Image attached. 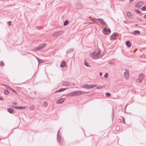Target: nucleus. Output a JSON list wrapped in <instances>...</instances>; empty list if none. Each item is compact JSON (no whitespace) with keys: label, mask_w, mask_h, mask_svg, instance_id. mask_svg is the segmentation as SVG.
Returning a JSON list of instances; mask_svg holds the SVG:
<instances>
[{"label":"nucleus","mask_w":146,"mask_h":146,"mask_svg":"<svg viewBox=\"0 0 146 146\" xmlns=\"http://www.w3.org/2000/svg\"><path fill=\"white\" fill-rule=\"evenodd\" d=\"M97 89H100L102 88V87L101 86H98L97 87Z\"/></svg>","instance_id":"obj_41"},{"label":"nucleus","mask_w":146,"mask_h":146,"mask_svg":"<svg viewBox=\"0 0 146 146\" xmlns=\"http://www.w3.org/2000/svg\"><path fill=\"white\" fill-rule=\"evenodd\" d=\"M127 16L129 18H131L132 16V15L131 13L129 12H128L127 13Z\"/></svg>","instance_id":"obj_21"},{"label":"nucleus","mask_w":146,"mask_h":146,"mask_svg":"<svg viewBox=\"0 0 146 146\" xmlns=\"http://www.w3.org/2000/svg\"><path fill=\"white\" fill-rule=\"evenodd\" d=\"M4 93L5 95H7L9 94V92L7 90H5L4 92Z\"/></svg>","instance_id":"obj_32"},{"label":"nucleus","mask_w":146,"mask_h":146,"mask_svg":"<svg viewBox=\"0 0 146 146\" xmlns=\"http://www.w3.org/2000/svg\"><path fill=\"white\" fill-rule=\"evenodd\" d=\"M46 46V44L45 43L41 44L37 46H36L32 50V51L35 52L36 51L39 50L41 49L44 48Z\"/></svg>","instance_id":"obj_1"},{"label":"nucleus","mask_w":146,"mask_h":146,"mask_svg":"<svg viewBox=\"0 0 146 146\" xmlns=\"http://www.w3.org/2000/svg\"><path fill=\"white\" fill-rule=\"evenodd\" d=\"M145 76V75L143 74H139V78L138 80L139 81L138 82H141L143 80L144 77Z\"/></svg>","instance_id":"obj_9"},{"label":"nucleus","mask_w":146,"mask_h":146,"mask_svg":"<svg viewBox=\"0 0 146 146\" xmlns=\"http://www.w3.org/2000/svg\"><path fill=\"white\" fill-rule=\"evenodd\" d=\"M137 19L138 20H139L140 21H142V20L141 19L139 18H137Z\"/></svg>","instance_id":"obj_47"},{"label":"nucleus","mask_w":146,"mask_h":146,"mask_svg":"<svg viewBox=\"0 0 146 146\" xmlns=\"http://www.w3.org/2000/svg\"><path fill=\"white\" fill-rule=\"evenodd\" d=\"M3 100V98L2 97L0 96V100Z\"/></svg>","instance_id":"obj_45"},{"label":"nucleus","mask_w":146,"mask_h":146,"mask_svg":"<svg viewBox=\"0 0 146 146\" xmlns=\"http://www.w3.org/2000/svg\"><path fill=\"white\" fill-rule=\"evenodd\" d=\"M133 33H134L133 34L134 35H135L136 34H140V32L138 30H135V31Z\"/></svg>","instance_id":"obj_23"},{"label":"nucleus","mask_w":146,"mask_h":146,"mask_svg":"<svg viewBox=\"0 0 146 146\" xmlns=\"http://www.w3.org/2000/svg\"><path fill=\"white\" fill-rule=\"evenodd\" d=\"M35 108V106L33 105L30 107V110H33Z\"/></svg>","instance_id":"obj_34"},{"label":"nucleus","mask_w":146,"mask_h":146,"mask_svg":"<svg viewBox=\"0 0 146 146\" xmlns=\"http://www.w3.org/2000/svg\"><path fill=\"white\" fill-rule=\"evenodd\" d=\"M36 58L37 59L38 61V60H40V59H39L37 57H36Z\"/></svg>","instance_id":"obj_49"},{"label":"nucleus","mask_w":146,"mask_h":146,"mask_svg":"<svg viewBox=\"0 0 146 146\" xmlns=\"http://www.w3.org/2000/svg\"><path fill=\"white\" fill-rule=\"evenodd\" d=\"M66 64L65 62L64 61H63L62 62L61 64H60V67L61 68H63L64 67L66 66Z\"/></svg>","instance_id":"obj_15"},{"label":"nucleus","mask_w":146,"mask_h":146,"mask_svg":"<svg viewBox=\"0 0 146 146\" xmlns=\"http://www.w3.org/2000/svg\"><path fill=\"white\" fill-rule=\"evenodd\" d=\"M100 51L99 50L96 53L95 52H93L91 54V55L93 56V58L99 56L100 54Z\"/></svg>","instance_id":"obj_7"},{"label":"nucleus","mask_w":146,"mask_h":146,"mask_svg":"<svg viewBox=\"0 0 146 146\" xmlns=\"http://www.w3.org/2000/svg\"><path fill=\"white\" fill-rule=\"evenodd\" d=\"M84 65L88 67H90V66L89 65L87 62L85 60H84Z\"/></svg>","instance_id":"obj_26"},{"label":"nucleus","mask_w":146,"mask_h":146,"mask_svg":"<svg viewBox=\"0 0 146 146\" xmlns=\"http://www.w3.org/2000/svg\"><path fill=\"white\" fill-rule=\"evenodd\" d=\"M68 96H75V91L69 93L68 94Z\"/></svg>","instance_id":"obj_22"},{"label":"nucleus","mask_w":146,"mask_h":146,"mask_svg":"<svg viewBox=\"0 0 146 146\" xmlns=\"http://www.w3.org/2000/svg\"><path fill=\"white\" fill-rule=\"evenodd\" d=\"M124 75L125 77H127L129 75V73L128 70L125 69V71L124 73Z\"/></svg>","instance_id":"obj_16"},{"label":"nucleus","mask_w":146,"mask_h":146,"mask_svg":"<svg viewBox=\"0 0 146 146\" xmlns=\"http://www.w3.org/2000/svg\"><path fill=\"white\" fill-rule=\"evenodd\" d=\"M21 84V83H20V84H16L18 85H20Z\"/></svg>","instance_id":"obj_54"},{"label":"nucleus","mask_w":146,"mask_h":146,"mask_svg":"<svg viewBox=\"0 0 146 146\" xmlns=\"http://www.w3.org/2000/svg\"><path fill=\"white\" fill-rule=\"evenodd\" d=\"M4 64L3 61H1L0 62V65L1 66H4Z\"/></svg>","instance_id":"obj_36"},{"label":"nucleus","mask_w":146,"mask_h":146,"mask_svg":"<svg viewBox=\"0 0 146 146\" xmlns=\"http://www.w3.org/2000/svg\"><path fill=\"white\" fill-rule=\"evenodd\" d=\"M12 107L14 108L17 109H24L26 108L25 106H12Z\"/></svg>","instance_id":"obj_11"},{"label":"nucleus","mask_w":146,"mask_h":146,"mask_svg":"<svg viewBox=\"0 0 146 146\" xmlns=\"http://www.w3.org/2000/svg\"><path fill=\"white\" fill-rule=\"evenodd\" d=\"M74 49L73 48H70L68 50H67L66 51V54H68L72 52H73Z\"/></svg>","instance_id":"obj_12"},{"label":"nucleus","mask_w":146,"mask_h":146,"mask_svg":"<svg viewBox=\"0 0 146 146\" xmlns=\"http://www.w3.org/2000/svg\"><path fill=\"white\" fill-rule=\"evenodd\" d=\"M64 101V98H61L60 99L58 100L56 102V103L57 104H60L63 103Z\"/></svg>","instance_id":"obj_14"},{"label":"nucleus","mask_w":146,"mask_h":146,"mask_svg":"<svg viewBox=\"0 0 146 146\" xmlns=\"http://www.w3.org/2000/svg\"><path fill=\"white\" fill-rule=\"evenodd\" d=\"M7 111L10 113H12L13 112V110L12 108H8L7 109Z\"/></svg>","instance_id":"obj_19"},{"label":"nucleus","mask_w":146,"mask_h":146,"mask_svg":"<svg viewBox=\"0 0 146 146\" xmlns=\"http://www.w3.org/2000/svg\"><path fill=\"white\" fill-rule=\"evenodd\" d=\"M82 88L86 89H89V85L86 84H85L82 86Z\"/></svg>","instance_id":"obj_17"},{"label":"nucleus","mask_w":146,"mask_h":146,"mask_svg":"<svg viewBox=\"0 0 146 146\" xmlns=\"http://www.w3.org/2000/svg\"><path fill=\"white\" fill-rule=\"evenodd\" d=\"M63 33V31H62L61 30L54 33L53 34V36L55 37H57L59 36L62 35Z\"/></svg>","instance_id":"obj_5"},{"label":"nucleus","mask_w":146,"mask_h":146,"mask_svg":"<svg viewBox=\"0 0 146 146\" xmlns=\"http://www.w3.org/2000/svg\"><path fill=\"white\" fill-rule=\"evenodd\" d=\"M67 89V88H61L60 89L58 90H57L56 91L55 93H58L59 92H63V91H64V90H66Z\"/></svg>","instance_id":"obj_13"},{"label":"nucleus","mask_w":146,"mask_h":146,"mask_svg":"<svg viewBox=\"0 0 146 146\" xmlns=\"http://www.w3.org/2000/svg\"><path fill=\"white\" fill-rule=\"evenodd\" d=\"M102 32L103 33L106 35H109V33L111 32V30L110 29H107L106 27H104L102 30Z\"/></svg>","instance_id":"obj_3"},{"label":"nucleus","mask_w":146,"mask_h":146,"mask_svg":"<svg viewBox=\"0 0 146 146\" xmlns=\"http://www.w3.org/2000/svg\"><path fill=\"white\" fill-rule=\"evenodd\" d=\"M97 86L96 84L89 85V89L94 88Z\"/></svg>","instance_id":"obj_24"},{"label":"nucleus","mask_w":146,"mask_h":146,"mask_svg":"<svg viewBox=\"0 0 146 146\" xmlns=\"http://www.w3.org/2000/svg\"><path fill=\"white\" fill-rule=\"evenodd\" d=\"M114 115V111L113 108L112 109V117L113 118Z\"/></svg>","instance_id":"obj_35"},{"label":"nucleus","mask_w":146,"mask_h":146,"mask_svg":"<svg viewBox=\"0 0 146 146\" xmlns=\"http://www.w3.org/2000/svg\"><path fill=\"white\" fill-rule=\"evenodd\" d=\"M90 23V24H92V22H88V23Z\"/></svg>","instance_id":"obj_50"},{"label":"nucleus","mask_w":146,"mask_h":146,"mask_svg":"<svg viewBox=\"0 0 146 146\" xmlns=\"http://www.w3.org/2000/svg\"><path fill=\"white\" fill-rule=\"evenodd\" d=\"M98 21H99L101 24L102 26H107V25L106 23L104 20L101 18H98Z\"/></svg>","instance_id":"obj_8"},{"label":"nucleus","mask_w":146,"mask_h":146,"mask_svg":"<svg viewBox=\"0 0 146 146\" xmlns=\"http://www.w3.org/2000/svg\"><path fill=\"white\" fill-rule=\"evenodd\" d=\"M69 23L68 21V20H66L65 21L64 23V26H66Z\"/></svg>","instance_id":"obj_25"},{"label":"nucleus","mask_w":146,"mask_h":146,"mask_svg":"<svg viewBox=\"0 0 146 146\" xmlns=\"http://www.w3.org/2000/svg\"><path fill=\"white\" fill-rule=\"evenodd\" d=\"M10 90L11 91L13 92L15 94H16L17 93V92L14 89H13V88H10Z\"/></svg>","instance_id":"obj_28"},{"label":"nucleus","mask_w":146,"mask_h":146,"mask_svg":"<svg viewBox=\"0 0 146 146\" xmlns=\"http://www.w3.org/2000/svg\"><path fill=\"white\" fill-rule=\"evenodd\" d=\"M117 35V34L116 33H113L111 36V37L113 40H115L116 38V36Z\"/></svg>","instance_id":"obj_20"},{"label":"nucleus","mask_w":146,"mask_h":146,"mask_svg":"<svg viewBox=\"0 0 146 146\" xmlns=\"http://www.w3.org/2000/svg\"><path fill=\"white\" fill-rule=\"evenodd\" d=\"M123 118V123H125V119H124V118L123 117H122Z\"/></svg>","instance_id":"obj_43"},{"label":"nucleus","mask_w":146,"mask_h":146,"mask_svg":"<svg viewBox=\"0 0 146 146\" xmlns=\"http://www.w3.org/2000/svg\"><path fill=\"white\" fill-rule=\"evenodd\" d=\"M102 72H100L99 73V75L100 76H101L102 75Z\"/></svg>","instance_id":"obj_48"},{"label":"nucleus","mask_w":146,"mask_h":146,"mask_svg":"<svg viewBox=\"0 0 146 146\" xmlns=\"http://www.w3.org/2000/svg\"><path fill=\"white\" fill-rule=\"evenodd\" d=\"M83 7V5L82 3L78 2L75 5V8L76 9H82Z\"/></svg>","instance_id":"obj_4"},{"label":"nucleus","mask_w":146,"mask_h":146,"mask_svg":"<svg viewBox=\"0 0 146 146\" xmlns=\"http://www.w3.org/2000/svg\"><path fill=\"white\" fill-rule=\"evenodd\" d=\"M126 45L128 47H130L131 46V43L130 41H127L126 42Z\"/></svg>","instance_id":"obj_18"},{"label":"nucleus","mask_w":146,"mask_h":146,"mask_svg":"<svg viewBox=\"0 0 146 146\" xmlns=\"http://www.w3.org/2000/svg\"><path fill=\"white\" fill-rule=\"evenodd\" d=\"M123 22L124 23H126V24H127V21L126 20H124L123 21Z\"/></svg>","instance_id":"obj_44"},{"label":"nucleus","mask_w":146,"mask_h":146,"mask_svg":"<svg viewBox=\"0 0 146 146\" xmlns=\"http://www.w3.org/2000/svg\"><path fill=\"white\" fill-rule=\"evenodd\" d=\"M12 103L13 104L15 105H17V103L16 102H12Z\"/></svg>","instance_id":"obj_46"},{"label":"nucleus","mask_w":146,"mask_h":146,"mask_svg":"<svg viewBox=\"0 0 146 146\" xmlns=\"http://www.w3.org/2000/svg\"><path fill=\"white\" fill-rule=\"evenodd\" d=\"M98 21V19L94 18L92 20L95 23H97Z\"/></svg>","instance_id":"obj_29"},{"label":"nucleus","mask_w":146,"mask_h":146,"mask_svg":"<svg viewBox=\"0 0 146 146\" xmlns=\"http://www.w3.org/2000/svg\"><path fill=\"white\" fill-rule=\"evenodd\" d=\"M4 86L6 88H9L10 89V88H11L10 87H9V86L6 85V84H4Z\"/></svg>","instance_id":"obj_38"},{"label":"nucleus","mask_w":146,"mask_h":146,"mask_svg":"<svg viewBox=\"0 0 146 146\" xmlns=\"http://www.w3.org/2000/svg\"><path fill=\"white\" fill-rule=\"evenodd\" d=\"M75 96L81 95L83 94H86V93L84 91H75Z\"/></svg>","instance_id":"obj_6"},{"label":"nucleus","mask_w":146,"mask_h":146,"mask_svg":"<svg viewBox=\"0 0 146 146\" xmlns=\"http://www.w3.org/2000/svg\"><path fill=\"white\" fill-rule=\"evenodd\" d=\"M57 139L58 142L59 143H60L63 140V138L60 135V129H59L58 131Z\"/></svg>","instance_id":"obj_2"},{"label":"nucleus","mask_w":146,"mask_h":146,"mask_svg":"<svg viewBox=\"0 0 146 146\" xmlns=\"http://www.w3.org/2000/svg\"><path fill=\"white\" fill-rule=\"evenodd\" d=\"M43 104L45 107H46L48 106V104L46 102H44Z\"/></svg>","instance_id":"obj_37"},{"label":"nucleus","mask_w":146,"mask_h":146,"mask_svg":"<svg viewBox=\"0 0 146 146\" xmlns=\"http://www.w3.org/2000/svg\"><path fill=\"white\" fill-rule=\"evenodd\" d=\"M142 11H146V6H143L141 9Z\"/></svg>","instance_id":"obj_27"},{"label":"nucleus","mask_w":146,"mask_h":146,"mask_svg":"<svg viewBox=\"0 0 146 146\" xmlns=\"http://www.w3.org/2000/svg\"><path fill=\"white\" fill-rule=\"evenodd\" d=\"M43 60H42V59H40V60H38V62L39 63H42L43 62Z\"/></svg>","instance_id":"obj_40"},{"label":"nucleus","mask_w":146,"mask_h":146,"mask_svg":"<svg viewBox=\"0 0 146 146\" xmlns=\"http://www.w3.org/2000/svg\"><path fill=\"white\" fill-rule=\"evenodd\" d=\"M136 13L138 14H140L141 13V12L139 10H135L134 11Z\"/></svg>","instance_id":"obj_31"},{"label":"nucleus","mask_w":146,"mask_h":146,"mask_svg":"<svg viewBox=\"0 0 146 146\" xmlns=\"http://www.w3.org/2000/svg\"><path fill=\"white\" fill-rule=\"evenodd\" d=\"M108 97H110L111 96L109 92H107L105 94Z\"/></svg>","instance_id":"obj_33"},{"label":"nucleus","mask_w":146,"mask_h":146,"mask_svg":"<svg viewBox=\"0 0 146 146\" xmlns=\"http://www.w3.org/2000/svg\"><path fill=\"white\" fill-rule=\"evenodd\" d=\"M127 105H126L125 106V109L127 107Z\"/></svg>","instance_id":"obj_53"},{"label":"nucleus","mask_w":146,"mask_h":146,"mask_svg":"<svg viewBox=\"0 0 146 146\" xmlns=\"http://www.w3.org/2000/svg\"><path fill=\"white\" fill-rule=\"evenodd\" d=\"M63 84L64 86H66L68 85V83L67 82H65L63 83Z\"/></svg>","instance_id":"obj_30"},{"label":"nucleus","mask_w":146,"mask_h":146,"mask_svg":"<svg viewBox=\"0 0 146 146\" xmlns=\"http://www.w3.org/2000/svg\"><path fill=\"white\" fill-rule=\"evenodd\" d=\"M143 4V2L142 1H139L136 4L135 7L137 8H140Z\"/></svg>","instance_id":"obj_10"},{"label":"nucleus","mask_w":146,"mask_h":146,"mask_svg":"<svg viewBox=\"0 0 146 146\" xmlns=\"http://www.w3.org/2000/svg\"><path fill=\"white\" fill-rule=\"evenodd\" d=\"M133 1L134 0H129V1L131 2Z\"/></svg>","instance_id":"obj_52"},{"label":"nucleus","mask_w":146,"mask_h":146,"mask_svg":"<svg viewBox=\"0 0 146 146\" xmlns=\"http://www.w3.org/2000/svg\"><path fill=\"white\" fill-rule=\"evenodd\" d=\"M108 76V73H106L104 75V77L105 78H107Z\"/></svg>","instance_id":"obj_39"},{"label":"nucleus","mask_w":146,"mask_h":146,"mask_svg":"<svg viewBox=\"0 0 146 146\" xmlns=\"http://www.w3.org/2000/svg\"><path fill=\"white\" fill-rule=\"evenodd\" d=\"M7 25L9 26H10L11 25V22L10 21H8L7 23Z\"/></svg>","instance_id":"obj_42"},{"label":"nucleus","mask_w":146,"mask_h":146,"mask_svg":"<svg viewBox=\"0 0 146 146\" xmlns=\"http://www.w3.org/2000/svg\"><path fill=\"white\" fill-rule=\"evenodd\" d=\"M144 17L145 18V19H146V15H145L144 16Z\"/></svg>","instance_id":"obj_51"}]
</instances>
